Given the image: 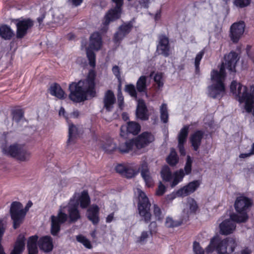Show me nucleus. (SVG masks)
<instances>
[{"label":"nucleus","mask_w":254,"mask_h":254,"mask_svg":"<svg viewBox=\"0 0 254 254\" xmlns=\"http://www.w3.org/2000/svg\"><path fill=\"white\" fill-rule=\"evenodd\" d=\"M198 210L199 206L197 201L193 198L188 197L183 203L182 215L184 218H188L196 214Z\"/></svg>","instance_id":"nucleus-16"},{"label":"nucleus","mask_w":254,"mask_h":254,"mask_svg":"<svg viewBox=\"0 0 254 254\" xmlns=\"http://www.w3.org/2000/svg\"><path fill=\"white\" fill-rule=\"evenodd\" d=\"M153 214L156 220H162L163 215L162 214L160 208L156 204L153 205Z\"/></svg>","instance_id":"nucleus-48"},{"label":"nucleus","mask_w":254,"mask_h":254,"mask_svg":"<svg viewBox=\"0 0 254 254\" xmlns=\"http://www.w3.org/2000/svg\"><path fill=\"white\" fill-rule=\"evenodd\" d=\"M238 222L231 218L226 219L219 225L220 232L221 234L228 235L233 233L236 229L235 222Z\"/></svg>","instance_id":"nucleus-21"},{"label":"nucleus","mask_w":254,"mask_h":254,"mask_svg":"<svg viewBox=\"0 0 254 254\" xmlns=\"http://www.w3.org/2000/svg\"><path fill=\"white\" fill-rule=\"evenodd\" d=\"M38 238V237L37 235L32 236L29 238L27 242L29 254H37L38 253L37 246Z\"/></svg>","instance_id":"nucleus-35"},{"label":"nucleus","mask_w":254,"mask_h":254,"mask_svg":"<svg viewBox=\"0 0 254 254\" xmlns=\"http://www.w3.org/2000/svg\"><path fill=\"white\" fill-rule=\"evenodd\" d=\"M193 250L195 254H209L212 252H207L206 249L204 251L198 243L194 242L193 245Z\"/></svg>","instance_id":"nucleus-49"},{"label":"nucleus","mask_w":254,"mask_h":254,"mask_svg":"<svg viewBox=\"0 0 254 254\" xmlns=\"http://www.w3.org/2000/svg\"><path fill=\"white\" fill-rule=\"evenodd\" d=\"M127 167V165L123 164H119L116 167V170L119 173L124 175L125 172L126 171V169Z\"/></svg>","instance_id":"nucleus-57"},{"label":"nucleus","mask_w":254,"mask_h":254,"mask_svg":"<svg viewBox=\"0 0 254 254\" xmlns=\"http://www.w3.org/2000/svg\"><path fill=\"white\" fill-rule=\"evenodd\" d=\"M70 200L75 204L80 205L82 208H86L90 203V198L86 191L75 193Z\"/></svg>","instance_id":"nucleus-19"},{"label":"nucleus","mask_w":254,"mask_h":254,"mask_svg":"<svg viewBox=\"0 0 254 254\" xmlns=\"http://www.w3.org/2000/svg\"><path fill=\"white\" fill-rule=\"evenodd\" d=\"M252 251L247 247L243 248L239 252V254H251Z\"/></svg>","instance_id":"nucleus-60"},{"label":"nucleus","mask_w":254,"mask_h":254,"mask_svg":"<svg viewBox=\"0 0 254 254\" xmlns=\"http://www.w3.org/2000/svg\"><path fill=\"white\" fill-rule=\"evenodd\" d=\"M225 61L223 63L218 71L223 69V71L226 74L225 69H227L229 71L235 72L236 64L239 58L237 53L231 52L225 56Z\"/></svg>","instance_id":"nucleus-17"},{"label":"nucleus","mask_w":254,"mask_h":254,"mask_svg":"<svg viewBox=\"0 0 254 254\" xmlns=\"http://www.w3.org/2000/svg\"><path fill=\"white\" fill-rule=\"evenodd\" d=\"M27 211V209H24L20 203L13 202L11 203L10 212L14 229L18 228L22 222Z\"/></svg>","instance_id":"nucleus-12"},{"label":"nucleus","mask_w":254,"mask_h":254,"mask_svg":"<svg viewBox=\"0 0 254 254\" xmlns=\"http://www.w3.org/2000/svg\"><path fill=\"white\" fill-rule=\"evenodd\" d=\"M78 129L77 127L73 125L72 124L69 123L68 124V142L70 143L72 141L78 134Z\"/></svg>","instance_id":"nucleus-40"},{"label":"nucleus","mask_w":254,"mask_h":254,"mask_svg":"<svg viewBox=\"0 0 254 254\" xmlns=\"http://www.w3.org/2000/svg\"><path fill=\"white\" fill-rule=\"evenodd\" d=\"M116 4V6L110 9L106 14L103 21V30L106 31L107 26L113 22L120 18L122 14V6L123 0H112Z\"/></svg>","instance_id":"nucleus-10"},{"label":"nucleus","mask_w":254,"mask_h":254,"mask_svg":"<svg viewBox=\"0 0 254 254\" xmlns=\"http://www.w3.org/2000/svg\"><path fill=\"white\" fill-rule=\"evenodd\" d=\"M222 69L220 71L214 69L211 72V84L208 87L207 94L213 98H220L225 93L226 74Z\"/></svg>","instance_id":"nucleus-4"},{"label":"nucleus","mask_w":254,"mask_h":254,"mask_svg":"<svg viewBox=\"0 0 254 254\" xmlns=\"http://www.w3.org/2000/svg\"><path fill=\"white\" fill-rule=\"evenodd\" d=\"M154 80L157 84L159 89L162 88L163 86V74L161 72H157L154 76Z\"/></svg>","instance_id":"nucleus-47"},{"label":"nucleus","mask_w":254,"mask_h":254,"mask_svg":"<svg viewBox=\"0 0 254 254\" xmlns=\"http://www.w3.org/2000/svg\"><path fill=\"white\" fill-rule=\"evenodd\" d=\"M39 248L45 252H50L53 249V240L50 236L41 237L38 242Z\"/></svg>","instance_id":"nucleus-27"},{"label":"nucleus","mask_w":254,"mask_h":254,"mask_svg":"<svg viewBox=\"0 0 254 254\" xmlns=\"http://www.w3.org/2000/svg\"><path fill=\"white\" fill-rule=\"evenodd\" d=\"M160 117L161 121L166 123L168 121V113L167 110V106L166 104H162L160 108Z\"/></svg>","instance_id":"nucleus-45"},{"label":"nucleus","mask_w":254,"mask_h":254,"mask_svg":"<svg viewBox=\"0 0 254 254\" xmlns=\"http://www.w3.org/2000/svg\"><path fill=\"white\" fill-rule=\"evenodd\" d=\"M31 157V152L22 147L15 159L19 162H28L30 160Z\"/></svg>","instance_id":"nucleus-38"},{"label":"nucleus","mask_w":254,"mask_h":254,"mask_svg":"<svg viewBox=\"0 0 254 254\" xmlns=\"http://www.w3.org/2000/svg\"><path fill=\"white\" fill-rule=\"evenodd\" d=\"M54 22L58 23L59 25H62L64 23V16L62 14H60L59 16L54 17Z\"/></svg>","instance_id":"nucleus-58"},{"label":"nucleus","mask_w":254,"mask_h":254,"mask_svg":"<svg viewBox=\"0 0 254 254\" xmlns=\"http://www.w3.org/2000/svg\"><path fill=\"white\" fill-rule=\"evenodd\" d=\"M161 176L162 179L166 182L171 180L172 177L170 168L167 166L163 167L161 171Z\"/></svg>","instance_id":"nucleus-42"},{"label":"nucleus","mask_w":254,"mask_h":254,"mask_svg":"<svg viewBox=\"0 0 254 254\" xmlns=\"http://www.w3.org/2000/svg\"><path fill=\"white\" fill-rule=\"evenodd\" d=\"M167 161L171 166H175L178 163L179 157L174 149H171L170 154L167 158Z\"/></svg>","instance_id":"nucleus-41"},{"label":"nucleus","mask_w":254,"mask_h":254,"mask_svg":"<svg viewBox=\"0 0 254 254\" xmlns=\"http://www.w3.org/2000/svg\"><path fill=\"white\" fill-rule=\"evenodd\" d=\"M116 4V6L110 9L106 14L103 21V30L106 31L107 26L113 22L120 18L122 14V6L123 0H112Z\"/></svg>","instance_id":"nucleus-11"},{"label":"nucleus","mask_w":254,"mask_h":254,"mask_svg":"<svg viewBox=\"0 0 254 254\" xmlns=\"http://www.w3.org/2000/svg\"><path fill=\"white\" fill-rule=\"evenodd\" d=\"M134 192L137 194L138 198L137 205L138 214L142 220L146 223H148L151 218L150 211L151 204L145 193L139 188H136Z\"/></svg>","instance_id":"nucleus-7"},{"label":"nucleus","mask_w":254,"mask_h":254,"mask_svg":"<svg viewBox=\"0 0 254 254\" xmlns=\"http://www.w3.org/2000/svg\"><path fill=\"white\" fill-rule=\"evenodd\" d=\"M157 52L160 55L168 57L170 55V47L168 38L161 35L159 38V43L157 46Z\"/></svg>","instance_id":"nucleus-24"},{"label":"nucleus","mask_w":254,"mask_h":254,"mask_svg":"<svg viewBox=\"0 0 254 254\" xmlns=\"http://www.w3.org/2000/svg\"><path fill=\"white\" fill-rule=\"evenodd\" d=\"M134 143L137 151L143 148L154 140V136L149 132H144L134 138Z\"/></svg>","instance_id":"nucleus-20"},{"label":"nucleus","mask_w":254,"mask_h":254,"mask_svg":"<svg viewBox=\"0 0 254 254\" xmlns=\"http://www.w3.org/2000/svg\"><path fill=\"white\" fill-rule=\"evenodd\" d=\"M203 133L201 131H197L194 132L190 137V141L193 149L196 151L201 143Z\"/></svg>","instance_id":"nucleus-33"},{"label":"nucleus","mask_w":254,"mask_h":254,"mask_svg":"<svg viewBox=\"0 0 254 254\" xmlns=\"http://www.w3.org/2000/svg\"><path fill=\"white\" fill-rule=\"evenodd\" d=\"M119 150L122 153H127L129 151H132L136 153L137 148L135 146L134 139L127 141L125 143H121L118 147Z\"/></svg>","instance_id":"nucleus-31"},{"label":"nucleus","mask_w":254,"mask_h":254,"mask_svg":"<svg viewBox=\"0 0 254 254\" xmlns=\"http://www.w3.org/2000/svg\"><path fill=\"white\" fill-rule=\"evenodd\" d=\"M142 178L145 182V185L147 187H151L153 186L154 182L149 170L147 163L143 162L140 165L139 168Z\"/></svg>","instance_id":"nucleus-25"},{"label":"nucleus","mask_w":254,"mask_h":254,"mask_svg":"<svg viewBox=\"0 0 254 254\" xmlns=\"http://www.w3.org/2000/svg\"><path fill=\"white\" fill-rule=\"evenodd\" d=\"M151 234V231H142L140 235L137 238L136 243L139 244H144L147 242L148 238L150 237Z\"/></svg>","instance_id":"nucleus-43"},{"label":"nucleus","mask_w":254,"mask_h":254,"mask_svg":"<svg viewBox=\"0 0 254 254\" xmlns=\"http://www.w3.org/2000/svg\"><path fill=\"white\" fill-rule=\"evenodd\" d=\"M166 188L164 185L161 183H160L158 186V189L156 191V194L157 195H162L166 191Z\"/></svg>","instance_id":"nucleus-55"},{"label":"nucleus","mask_w":254,"mask_h":254,"mask_svg":"<svg viewBox=\"0 0 254 254\" xmlns=\"http://www.w3.org/2000/svg\"><path fill=\"white\" fill-rule=\"evenodd\" d=\"M230 91L240 103H244L246 112L252 113L254 117V86L248 87L233 81L230 85Z\"/></svg>","instance_id":"nucleus-3"},{"label":"nucleus","mask_w":254,"mask_h":254,"mask_svg":"<svg viewBox=\"0 0 254 254\" xmlns=\"http://www.w3.org/2000/svg\"><path fill=\"white\" fill-rule=\"evenodd\" d=\"M251 200L244 196L238 197L235 202V208L238 214H233L231 218L238 222H244L248 219L247 210L251 205Z\"/></svg>","instance_id":"nucleus-6"},{"label":"nucleus","mask_w":254,"mask_h":254,"mask_svg":"<svg viewBox=\"0 0 254 254\" xmlns=\"http://www.w3.org/2000/svg\"><path fill=\"white\" fill-rule=\"evenodd\" d=\"M6 135L0 134V146L2 152L4 154L15 159L22 147L17 144L6 146L5 144L7 141Z\"/></svg>","instance_id":"nucleus-13"},{"label":"nucleus","mask_w":254,"mask_h":254,"mask_svg":"<svg viewBox=\"0 0 254 254\" xmlns=\"http://www.w3.org/2000/svg\"><path fill=\"white\" fill-rule=\"evenodd\" d=\"M102 46L101 37L99 33H93L90 36L89 47L86 50V54L89 63L91 66L94 67L96 64L95 55L91 51L94 50L98 51L100 49Z\"/></svg>","instance_id":"nucleus-9"},{"label":"nucleus","mask_w":254,"mask_h":254,"mask_svg":"<svg viewBox=\"0 0 254 254\" xmlns=\"http://www.w3.org/2000/svg\"><path fill=\"white\" fill-rule=\"evenodd\" d=\"M177 196H180V195L178 194V190L176 192H173L172 193L167 195L165 197V201L167 203H170Z\"/></svg>","instance_id":"nucleus-53"},{"label":"nucleus","mask_w":254,"mask_h":254,"mask_svg":"<svg viewBox=\"0 0 254 254\" xmlns=\"http://www.w3.org/2000/svg\"><path fill=\"white\" fill-rule=\"evenodd\" d=\"M132 25L130 23L121 26L115 35L114 40L118 42L122 40L131 30Z\"/></svg>","instance_id":"nucleus-29"},{"label":"nucleus","mask_w":254,"mask_h":254,"mask_svg":"<svg viewBox=\"0 0 254 254\" xmlns=\"http://www.w3.org/2000/svg\"><path fill=\"white\" fill-rule=\"evenodd\" d=\"M251 0H235L234 4L237 6L244 7L249 5Z\"/></svg>","instance_id":"nucleus-52"},{"label":"nucleus","mask_w":254,"mask_h":254,"mask_svg":"<svg viewBox=\"0 0 254 254\" xmlns=\"http://www.w3.org/2000/svg\"><path fill=\"white\" fill-rule=\"evenodd\" d=\"M238 246L236 239L229 237L223 240L212 238L206 248L207 252H213L214 250L218 254H232Z\"/></svg>","instance_id":"nucleus-5"},{"label":"nucleus","mask_w":254,"mask_h":254,"mask_svg":"<svg viewBox=\"0 0 254 254\" xmlns=\"http://www.w3.org/2000/svg\"><path fill=\"white\" fill-rule=\"evenodd\" d=\"M120 130V135L126 137L128 133L137 134L140 130V126L135 122H129L127 125L122 126Z\"/></svg>","instance_id":"nucleus-22"},{"label":"nucleus","mask_w":254,"mask_h":254,"mask_svg":"<svg viewBox=\"0 0 254 254\" xmlns=\"http://www.w3.org/2000/svg\"><path fill=\"white\" fill-rule=\"evenodd\" d=\"M23 119V114L20 111H15L13 113V119L16 122H19Z\"/></svg>","instance_id":"nucleus-54"},{"label":"nucleus","mask_w":254,"mask_h":254,"mask_svg":"<svg viewBox=\"0 0 254 254\" xmlns=\"http://www.w3.org/2000/svg\"><path fill=\"white\" fill-rule=\"evenodd\" d=\"M77 241L82 244L86 248L91 249L92 246L90 241L84 236L82 235H78L76 236Z\"/></svg>","instance_id":"nucleus-44"},{"label":"nucleus","mask_w":254,"mask_h":254,"mask_svg":"<svg viewBox=\"0 0 254 254\" xmlns=\"http://www.w3.org/2000/svg\"><path fill=\"white\" fill-rule=\"evenodd\" d=\"M200 182L198 180L189 183L187 185L178 190V194L181 197H185L194 192L199 187Z\"/></svg>","instance_id":"nucleus-23"},{"label":"nucleus","mask_w":254,"mask_h":254,"mask_svg":"<svg viewBox=\"0 0 254 254\" xmlns=\"http://www.w3.org/2000/svg\"><path fill=\"white\" fill-rule=\"evenodd\" d=\"M245 28V24L243 21H239L233 23L230 27V37L234 43H237L242 37Z\"/></svg>","instance_id":"nucleus-18"},{"label":"nucleus","mask_w":254,"mask_h":254,"mask_svg":"<svg viewBox=\"0 0 254 254\" xmlns=\"http://www.w3.org/2000/svg\"><path fill=\"white\" fill-rule=\"evenodd\" d=\"M14 32L11 28L6 25H4L0 27V36L5 40H9L14 35Z\"/></svg>","instance_id":"nucleus-36"},{"label":"nucleus","mask_w":254,"mask_h":254,"mask_svg":"<svg viewBox=\"0 0 254 254\" xmlns=\"http://www.w3.org/2000/svg\"><path fill=\"white\" fill-rule=\"evenodd\" d=\"M138 172V168L134 164H128L127 165L123 176L127 178H131L136 175Z\"/></svg>","instance_id":"nucleus-37"},{"label":"nucleus","mask_w":254,"mask_h":254,"mask_svg":"<svg viewBox=\"0 0 254 254\" xmlns=\"http://www.w3.org/2000/svg\"><path fill=\"white\" fill-rule=\"evenodd\" d=\"M6 228V223L3 219L0 218V254H6L1 245L2 236ZM25 249V236L20 234L15 242L14 249L10 254H22Z\"/></svg>","instance_id":"nucleus-8"},{"label":"nucleus","mask_w":254,"mask_h":254,"mask_svg":"<svg viewBox=\"0 0 254 254\" xmlns=\"http://www.w3.org/2000/svg\"><path fill=\"white\" fill-rule=\"evenodd\" d=\"M125 90L131 97L135 98H137L136 90L133 85H127L126 86Z\"/></svg>","instance_id":"nucleus-51"},{"label":"nucleus","mask_w":254,"mask_h":254,"mask_svg":"<svg viewBox=\"0 0 254 254\" xmlns=\"http://www.w3.org/2000/svg\"><path fill=\"white\" fill-rule=\"evenodd\" d=\"M64 114H65V110H64V108L63 107H61L59 112V115L60 116H63L64 117H65Z\"/></svg>","instance_id":"nucleus-64"},{"label":"nucleus","mask_w":254,"mask_h":254,"mask_svg":"<svg viewBox=\"0 0 254 254\" xmlns=\"http://www.w3.org/2000/svg\"><path fill=\"white\" fill-rule=\"evenodd\" d=\"M165 225L168 228H174L181 225V222L174 221L171 217H167L166 218Z\"/></svg>","instance_id":"nucleus-46"},{"label":"nucleus","mask_w":254,"mask_h":254,"mask_svg":"<svg viewBox=\"0 0 254 254\" xmlns=\"http://www.w3.org/2000/svg\"><path fill=\"white\" fill-rule=\"evenodd\" d=\"M112 71L113 74L118 78L119 80H121V73L120 69L117 65H115L112 68Z\"/></svg>","instance_id":"nucleus-56"},{"label":"nucleus","mask_w":254,"mask_h":254,"mask_svg":"<svg viewBox=\"0 0 254 254\" xmlns=\"http://www.w3.org/2000/svg\"><path fill=\"white\" fill-rule=\"evenodd\" d=\"M99 208L96 204L91 205L87 209V218L93 224H97L99 222Z\"/></svg>","instance_id":"nucleus-28"},{"label":"nucleus","mask_w":254,"mask_h":254,"mask_svg":"<svg viewBox=\"0 0 254 254\" xmlns=\"http://www.w3.org/2000/svg\"><path fill=\"white\" fill-rule=\"evenodd\" d=\"M204 54V52L203 50L199 52L196 56L194 61V65L195 67L196 72H198L199 71V66L200 62L201 60L203 55Z\"/></svg>","instance_id":"nucleus-50"},{"label":"nucleus","mask_w":254,"mask_h":254,"mask_svg":"<svg viewBox=\"0 0 254 254\" xmlns=\"http://www.w3.org/2000/svg\"><path fill=\"white\" fill-rule=\"evenodd\" d=\"M189 129V126H185L181 129L180 132L178 135V146L179 149L180 153L182 155H185L186 154L185 150L184 147V144L186 142L187 137L188 134Z\"/></svg>","instance_id":"nucleus-26"},{"label":"nucleus","mask_w":254,"mask_h":254,"mask_svg":"<svg viewBox=\"0 0 254 254\" xmlns=\"http://www.w3.org/2000/svg\"><path fill=\"white\" fill-rule=\"evenodd\" d=\"M113 218H114V214L112 213V214H109L106 218V222L107 223H110L111 222L113 219Z\"/></svg>","instance_id":"nucleus-62"},{"label":"nucleus","mask_w":254,"mask_h":254,"mask_svg":"<svg viewBox=\"0 0 254 254\" xmlns=\"http://www.w3.org/2000/svg\"><path fill=\"white\" fill-rule=\"evenodd\" d=\"M193 162V158L190 156L188 155L187 157V161L185 166L184 173L183 170L180 169L175 172L173 175V181L171 184L172 187L178 185L180 182L182 181L185 175H189L191 171V165Z\"/></svg>","instance_id":"nucleus-15"},{"label":"nucleus","mask_w":254,"mask_h":254,"mask_svg":"<svg viewBox=\"0 0 254 254\" xmlns=\"http://www.w3.org/2000/svg\"><path fill=\"white\" fill-rule=\"evenodd\" d=\"M12 22L16 26V37L23 38L27 33L29 29L33 26V21L29 18L13 19Z\"/></svg>","instance_id":"nucleus-14"},{"label":"nucleus","mask_w":254,"mask_h":254,"mask_svg":"<svg viewBox=\"0 0 254 254\" xmlns=\"http://www.w3.org/2000/svg\"><path fill=\"white\" fill-rule=\"evenodd\" d=\"M136 115L138 118L142 120H146L148 119L147 110L145 104L142 100H138L137 101Z\"/></svg>","instance_id":"nucleus-30"},{"label":"nucleus","mask_w":254,"mask_h":254,"mask_svg":"<svg viewBox=\"0 0 254 254\" xmlns=\"http://www.w3.org/2000/svg\"><path fill=\"white\" fill-rule=\"evenodd\" d=\"M70 1L73 5L78 6L82 3L83 0H70Z\"/></svg>","instance_id":"nucleus-61"},{"label":"nucleus","mask_w":254,"mask_h":254,"mask_svg":"<svg viewBox=\"0 0 254 254\" xmlns=\"http://www.w3.org/2000/svg\"><path fill=\"white\" fill-rule=\"evenodd\" d=\"M115 97L112 91L108 90L105 94L104 98V108L107 111H110L115 102Z\"/></svg>","instance_id":"nucleus-32"},{"label":"nucleus","mask_w":254,"mask_h":254,"mask_svg":"<svg viewBox=\"0 0 254 254\" xmlns=\"http://www.w3.org/2000/svg\"><path fill=\"white\" fill-rule=\"evenodd\" d=\"M252 155V154H251V152L250 151H248V152H246V153H240L239 156V157L240 159H246V158H248L250 157Z\"/></svg>","instance_id":"nucleus-59"},{"label":"nucleus","mask_w":254,"mask_h":254,"mask_svg":"<svg viewBox=\"0 0 254 254\" xmlns=\"http://www.w3.org/2000/svg\"><path fill=\"white\" fill-rule=\"evenodd\" d=\"M95 77V72L90 70L86 79L70 84L69 98L74 102L78 103L94 97L96 95Z\"/></svg>","instance_id":"nucleus-1"},{"label":"nucleus","mask_w":254,"mask_h":254,"mask_svg":"<svg viewBox=\"0 0 254 254\" xmlns=\"http://www.w3.org/2000/svg\"><path fill=\"white\" fill-rule=\"evenodd\" d=\"M146 79L145 76H141L136 83V88L138 92H145L146 89Z\"/></svg>","instance_id":"nucleus-39"},{"label":"nucleus","mask_w":254,"mask_h":254,"mask_svg":"<svg viewBox=\"0 0 254 254\" xmlns=\"http://www.w3.org/2000/svg\"><path fill=\"white\" fill-rule=\"evenodd\" d=\"M78 206L70 200L65 205L60 206L57 215H52L51 217V233L53 235H56L60 230L61 225L64 223L68 217L70 222H75L80 218L79 212L78 210Z\"/></svg>","instance_id":"nucleus-2"},{"label":"nucleus","mask_w":254,"mask_h":254,"mask_svg":"<svg viewBox=\"0 0 254 254\" xmlns=\"http://www.w3.org/2000/svg\"><path fill=\"white\" fill-rule=\"evenodd\" d=\"M50 93L60 99H64L66 97L64 90L60 85L58 84H52L49 89Z\"/></svg>","instance_id":"nucleus-34"},{"label":"nucleus","mask_w":254,"mask_h":254,"mask_svg":"<svg viewBox=\"0 0 254 254\" xmlns=\"http://www.w3.org/2000/svg\"><path fill=\"white\" fill-rule=\"evenodd\" d=\"M123 97L122 95H119L118 96V101L119 107L122 108V104L123 101Z\"/></svg>","instance_id":"nucleus-63"}]
</instances>
